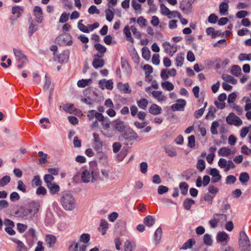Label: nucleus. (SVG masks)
Segmentation results:
<instances>
[{"label": "nucleus", "mask_w": 251, "mask_h": 251, "mask_svg": "<svg viewBox=\"0 0 251 251\" xmlns=\"http://www.w3.org/2000/svg\"><path fill=\"white\" fill-rule=\"evenodd\" d=\"M38 28V26L33 21H32L29 25L28 29V34L29 37L31 36L32 34L36 32Z\"/></svg>", "instance_id": "obj_26"}, {"label": "nucleus", "mask_w": 251, "mask_h": 251, "mask_svg": "<svg viewBox=\"0 0 251 251\" xmlns=\"http://www.w3.org/2000/svg\"><path fill=\"white\" fill-rule=\"evenodd\" d=\"M195 243V241L194 239H190L185 242L182 246L181 249L186 250L187 249H191L193 245Z\"/></svg>", "instance_id": "obj_45"}, {"label": "nucleus", "mask_w": 251, "mask_h": 251, "mask_svg": "<svg viewBox=\"0 0 251 251\" xmlns=\"http://www.w3.org/2000/svg\"><path fill=\"white\" fill-rule=\"evenodd\" d=\"M61 202L63 207L66 210H72L75 206V201L73 196L66 192L62 193Z\"/></svg>", "instance_id": "obj_1"}, {"label": "nucleus", "mask_w": 251, "mask_h": 251, "mask_svg": "<svg viewBox=\"0 0 251 251\" xmlns=\"http://www.w3.org/2000/svg\"><path fill=\"white\" fill-rule=\"evenodd\" d=\"M46 186L49 189L50 193L51 195L57 194L58 192H59L60 191L59 186L55 183H52L49 184H48V185Z\"/></svg>", "instance_id": "obj_19"}, {"label": "nucleus", "mask_w": 251, "mask_h": 251, "mask_svg": "<svg viewBox=\"0 0 251 251\" xmlns=\"http://www.w3.org/2000/svg\"><path fill=\"white\" fill-rule=\"evenodd\" d=\"M213 218L209 221V223L212 228L216 227L218 223L223 224L227 220V215L224 213H216L213 215Z\"/></svg>", "instance_id": "obj_2"}, {"label": "nucleus", "mask_w": 251, "mask_h": 251, "mask_svg": "<svg viewBox=\"0 0 251 251\" xmlns=\"http://www.w3.org/2000/svg\"><path fill=\"white\" fill-rule=\"evenodd\" d=\"M222 78L226 82H230L232 84H236L237 82L236 79H235L233 76L228 75L224 74L222 75Z\"/></svg>", "instance_id": "obj_36"}, {"label": "nucleus", "mask_w": 251, "mask_h": 251, "mask_svg": "<svg viewBox=\"0 0 251 251\" xmlns=\"http://www.w3.org/2000/svg\"><path fill=\"white\" fill-rule=\"evenodd\" d=\"M92 82L91 79H81L77 81V85L78 87L80 88H84L86 86L91 84Z\"/></svg>", "instance_id": "obj_35"}, {"label": "nucleus", "mask_w": 251, "mask_h": 251, "mask_svg": "<svg viewBox=\"0 0 251 251\" xmlns=\"http://www.w3.org/2000/svg\"><path fill=\"white\" fill-rule=\"evenodd\" d=\"M239 245L240 247H246L251 245L249 237L244 231H241L239 234Z\"/></svg>", "instance_id": "obj_5"}, {"label": "nucleus", "mask_w": 251, "mask_h": 251, "mask_svg": "<svg viewBox=\"0 0 251 251\" xmlns=\"http://www.w3.org/2000/svg\"><path fill=\"white\" fill-rule=\"evenodd\" d=\"M13 52L18 61H23V63H27L26 58L21 50L14 48L13 49Z\"/></svg>", "instance_id": "obj_15"}, {"label": "nucleus", "mask_w": 251, "mask_h": 251, "mask_svg": "<svg viewBox=\"0 0 251 251\" xmlns=\"http://www.w3.org/2000/svg\"><path fill=\"white\" fill-rule=\"evenodd\" d=\"M62 109L66 112L72 114L75 110V108L72 104H65L62 106Z\"/></svg>", "instance_id": "obj_40"}, {"label": "nucleus", "mask_w": 251, "mask_h": 251, "mask_svg": "<svg viewBox=\"0 0 251 251\" xmlns=\"http://www.w3.org/2000/svg\"><path fill=\"white\" fill-rule=\"evenodd\" d=\"M11 180V178L9 176H5L0 179V185L4 186L7 185Z\"/></svg>", "instance_id": "obj_54"}, {"label": "nucleus", "mask_w": 251, "mask_h": 251, "mask_svg": "<svg viewBox=\"0 0 251 251\" xmlns=\"http://www.w3.org/2000/svg\"><path fill=\"white\" fill-rule=\"evenodd\" d=\"M241 73V69L238 65H233L231 69V73L235 75L238 76Z\"/></svg>", "instance_id": "obj_48"}, {"label": "nucleus", "mask_w": 251, "mask_h": 251, "mask_svg": "<svg viewBox=\"0 0 251 251\" xmlns=\"http://www.w3.org/2000/svg\"><path fill=\"white\" fill-rule=\"evenodd\" d=\"M162 231L160 227H159L155 230L154 234V239L156 244L160 242L162 236Z\"/></svg>", "instance_id": "obj_33"}, {"label": "nucleus", "mask_w": 251, "mask_h": 251, "mask_svg": "<svg viewBox=\"0 0 251 251\" xmlns=\"http://www.w3.org/2000/svg\"><path fill=\"white\" fill-rule=\"evenodd\" d=\"M160 10L163 15L165 16H168L170 12V10L167 8L164 4H161L160 5Z\"/></svg>", "instance_id": "obj_63"}, {"label": "nucleus", "mask_w": 251, "mask_h": 251, "mask_svg": "<svg viewBox=\"0 0 251 251\" xmlns=\"http://www.w3.org/2000/svg\"><path fill=\"white\" fill-rule=\"evenodd\" d=\"M13 241L17 245V251H25V246L23 242L17 239H13Z\"/></svg>", "instance_id": "obj_50"}, {"label": "nucleus", "mask_w": 251, "mask_h": 251, "mask_svg": "<svg viewBox=\"0 0 251 251\" xmlns=\"http://www.w3.org/2000/svg\"><path fill=\"white\" fill-rule=\"evenodd\" d=\"M203 243L207 246H211L212 244V239L211 236L208 234H206L203 236Z\"/></svg>", "instance_id": "obj_52"}, {"label": "nucleus", "mask_w": 251, "mask_h": 251, "mask_svg": "<svg viewBox=\"0 0 251 251\" xmlns=\"http://www.w3.org/2000/svg\"><path fill=\"white\" fill-rule=\"evenodd\" d=\"M27 205L34 216L38 212L40 206L39 202L37 201H31Z\"/></svg>", "instance_id": "obj_16"}, {"label": "nucleus", "mask_w": 251, "mask_h": 251, "mask_svg": "<svg viewBox=\"0 0 251 251\" xmlns=\"http://www.w3.org/2000/svg\"><path fill=\"white\" fill-rule=\"evenodd\" d=\"M205 168V163L203 160L199 159L197 164V168L201 172L204 170Z\"/></svg>", "instance_id": "obj_58"}, {"label": "nucleus", "mask_w": 251, "mask_h": 251, "mask_svg": "<svg viewBox=\"0 0 251 251\" xmlns=\"http://www.w3.org/2000/svg\"><path fill=\"white\" fill-rule=\"evenodd\" d=\"M54 179V177L53 176L50 175V174H46L44 176V180L45 182L46 185H48V184H51L52 183H54L53 182V180Z\"/></svg>", "instance_id": "obj_49"}, {"label": "nucleus", "mask_w": 251, "mask_h": 251, "mask_svg": "<svg viewBox=\"0 0 251 251\" xmlns=\"http://www.w3.org/2000/svg\"><path fill=\"white\" fill-rule=\"evenodd\" d=\"M176 75V70L175 69H172L170 70L167 69H162L160 73L161 78L163 80H166L168 79L169 75L171 76H175Z\"/></svg>", "instance_id": "obj_11"}, {"label": "nucleus", "mask_w": 251, "mask_h": 251, "mask_svg": "<svg viewBox=\"0 0 251 251\" xmlns=\"http://www.w3.org/2000/svg\"><path fill=\"white\" fill-rule=\"evenodd\" d=\"M87 246L84 244L73 242L69 247V251H85Z\"/></svg>", "instance_id": "obj_10"}, {"label": "nucleus", "mask_w": 251, "mask_h": 251, "mask_svg": "<svg viewBox=\"0 0 251 251\" xmlns=\"http://www.w3.org/2000/svg\"><path fill=\"white\" fill-rule=\"evenodd\" d=\"M17 189L23 193H25L26 192V186L21 180H20L18 181Z\"/></svg>", "instance_id": "obj_60"}, {"label": "nucleus", "mask_w": 251, "mask_h": 251, "mask_svg": "<svg viewBox=\"0 0 251 251\" xmlns=\"http://www.w3.org/2000/svg\"><path fill=\"white\" fill-rule=\"evenodd\" d=\"M176 103L171 106L173 111H182L186 105V101L183 99H179L176 101Z\"/></svg>", "instance_id": "obj_13"}, {"label": "nucleus", "mask_w": 251, "mask_h": 251, "mask_svg": "<svg viewBox=\"0 0 251 251\" xmlns=\"http://www.w3.org/2000/svg\"><path fill=\"white\" fill-rule=\"evenodd\" d=\"M149 111L152 115H157L161 113L162 108L156 104H152L149 109Z\"/></svg>", "instance_id": "obj_20"}, {"label": "nucleus", "mask_w": 251, "mask_h": 251, "mask_svg": "<svg viewBox=\"0 0 251 251\" xmlns=\"http://www.w3.org/2000/svg\"><path fill=\"white\" fill-rule=\"evenodd\" d=\"M184 60V53L177 54L176 57V64L177 67H181L183 65Z\"/></svg>", "instance_id": "obj_31"}, {"label": "nucleus", "mask_w": 251, "mask_h": 251, "mask_svg": "<svg viewBox=\"0 0 251 251\" xmlns=\"http://www.w3.org/2000/svg\"><path fill=\"white\" fill-rule=\"evenodd\" d=\"M118 88L122 92L126 94H129L131 92V90L129 89V84L127 83L123 84L119 82L117 84Z\"/></svg>", "instance_id": "obj_21"}, {"label": "nucleus", "mask_w": 251, "mask_h": 251, "mask_svg": "<svg viewBox=\"0 0 251 251\" xmlns=\"http://www.w3.org/2000/svg\"><path fill=\"white\" fill-rule=\"evenodd\" d=\"M161 86L163 89L169 91H171L174 89V85L169 81L162 82Z\"/></svg>", "instance_id": "obj_41"}, {"label": "nucleus", "mask_w": 251, "mask_h": 251, "mask_svg": "<svg viewBox=\"0 0 251 251\" xmlns=\"http://www.w3.org/2000/svg\"><path fill=\"white\" fill-rule=\"evenodd\" d=\"M106 19L109 22H111L114 18V12L110 9L108 8L105 10Z\"/></svg>", "instance_id": "obj_47"}, {"label": "nucleus", "mask_w": 251, "mask_h": 251, "mask_svg": "<svg viewBox=\"0 0 251 251\" xmlns=\"http://www.w3.org/2000/svg\"><path fill=\"white\" fill-rule=\"evenodd\" d=\"M235 152L232 151L229 148L222 147L218 151V155L220 156L227 157L230 154H234Z\"/></svg>", "instance_id": "obj_17"}, {"label": "nucleus", "mask_w": 251, "mask_h": 251, "mask_svg": "<svg viewBox=\"0 0 251 251\" xmlns=\"http://www.w3.org/2000/svg\"><path fill=\"white\" fill-rule=\"evenodd\" d=\"M121 137L127 141H132L133 140L137 139L138 136L133 129L129 128L125 131L122 135Z\"/></svg>", "instance_id": "obj_8"}, {"label": "nucleus", "mask_w": 251, "mask_h": 251, "mask_svg": "<svg viewBox=\"0 0 251 251\" xmlns=\"http://www.w3.org/2000/svg\"><path fill=\"white\" fill-rule=\"evenodd\" d=\"M188 146L191 148H193L195 146V137L194 135H191L188 137Z\"/></svg>", "instance_id": "obj_61"}, {"label": "nucleus", "mask_w": 251, "mask_h": 251, "mask_svg": "<svg viewBox=\"0 0 251 251\" xmlns=\"http://www.w3.org/2000/svg\"><path fill=\"white\" fill-rule=\"evenodd\" d=\"M228 5L227 3L223 2L219 5V12L221 15H227L228 14Z\"/></svg>", "instance_id": "obj_24"}, {"label": "nucleus", "mask_w": 251, "mask_h": 251, "mask_svg": "<svg viewBox=\"0 0 251 251\" xmlns=\"http://www.w3.org/2000/svg\"><path fill=\"white\" fill-rule=\"evenodd\" d=\"M219 126V123L217 121L212 122L210 128V131L212 134L216 135L218 134L217 128Z\"/></svg>", "instance_id": "obj_51"}, {"label": "nucleus", "mask_w": 251, "mask_h": 251, "mask_svg": "<svg viewBox=\"0 0 251 251\" xmlns=\"http://www.w3.org/2000/svg\"><path fill=\"white\" fill-rule=\"evenodd\" d=\"M144 223L148 226H151L155 223V219L153 216L148 215L144 218Z\"/></svg>", "instance_id": "obj_32"}, {"label": "nucleus", "mask_w": 251, "mask_h": 251, "mask_svg": "<svg viewBox=\"0 0 251 251\" xmlns=\"http://www.w3.org/2000/svg\"><path fill=\"white\" fill-rule=\"evenodd\" d=\"M240 181L243 184L247 183L249 179V175L246 172L241 173L239 177Z\"/></svg>", "instance_id": "obj_38"}, {"label": "nucleus", "mask_w": 251, "mask_h": 251, "mask_svg": "<svg viewBox=\"0 0 251 251\" xmlns=\"http://www.w3.org/2000/svg\"><path fill=\"white\" fill-rule=\"evenodd\" d=\"M143 69L145 71L146 78H147V77H148L149 75H151V74L152 73L153 68L151 65H150L149 64H146V65H144Z\"/></svg>", "instance_id": "obj_53"}, {"label": "nucleus", "mask_w": 251, "mask_h": 251, "mask_svg": "<svg viewBox=\"0 0 251 251\" xmlns=\"http://www.w3.org/2000/svg\"><path fill=\"white\" fill-rule=\"evenodd\" d=\"M130 27H129L128 25H126L125 26L123 31L126 36V40L128 41L133 43L134 42V40L131 36V33L130 31Z\"/></svg>", "instance_id": "obj_27"}, {"label": "nucleus", "mask_w": 251, "mask_h": 251, "mask_svg": "<svg viewBox=\"0 0 251 251\" xmlns=\"http://www.w3.org/2000/svg\"><path fill=\"white\" fill-rule=\"evenodd\" d=\"M108 224L107 222L104 219H101L100 221L99 230L100 231L102 235H104L108 228Z\"/></svg>", "instance_id": "obj_23"}, {"label": "nucleus", "mask_w": 251, "mask_h": 251, "mask_svg": "<svg viewBox=\"0 0 251 251\" xmlns=\"http://www.w3.org/2000/svg\"><path fill=\"white\" fill-rule=\"evenodd\" d=\"M33 13L35 17L36 22L38 24H41L43 19V11L42 8L38 6H35L33 9Z\"/></svg>", "instance_id": "obj_12"}, {"label": "nucleus", "mask_w": 251, "mask_h": 251, "mask_svg": "<svg viewBox=\"0 0 251 251\" xmlns=\"http://www.w3.org/2000/svg\"><path fill=\"white\" fill-rule=\"evenodd\" d=\"M23 11L24 9L22 6H14L12 8V13L14 15L16 14L17 18L21 17Z\"/></svg>", "instance_id": "obj_29"}, {"label": "nucleus", "mask_w": 251, "mask_h": 251, "mask_svg": "<svg viewBox=\"0 0 251 251\" xmlns=\"http://www.w3.org/2000/svg\"><path fill=\"white\" fill-rule=\"evenodd\" d=\"M228 238V235L225 232H219L217 234V240L223 242Z\"/></svg>", "instance_id": "obj_42"}, {"label": "nucleus", "mask_w": 251, "mask_h": 251, "mask_svg": "<svg viewBox=\"0 0 251 251\" xmlns=\"http://www.w3.org/2000/svg\"><path fill=\"white\" fill-rule=\"evenodd\" d=\"M124 248L125 251H132L133 250V246L129 240H127L125 242Z\"/></svg>", "instance_id": "obj_64"}, {"label": "nucleus", "mask_w": 251, "mask_h": 251, "mask_svg": "<svg viewBox=\"0 0 251 251\" xmlns=\"http://www.w3.org/2000/svg\"><path fill=\"white\" fill-rule=\"evenodd\" d=\"M95 175H96V172L94 170L85 169L81 173V180L84 183H88L90 181L91 177L92 179H94Z\"/></svg>", "instance_id": "obj_4"}, {"label": "nucleus", "mask_w": 251, "mask_h": 251, "mask_svg": "<svg viewBox=\"0 0 251 251\" xmlns=\"http://www.w3.org/2000/svg\"><path fill=\"white\" fill-rule=\"evenodd\" d=\"M226 122L229 125L239 126L243 124L241 119L233 113H230L226 118Z\"/></svg>", "instance_id": "obj_3"}, {"label": "nucleus", "mask_w": 251, "mask_h": 251, "mask_svg": "<svg viewBox=\"0 0 251 251\" xmlns=\"http://www.w3.org/2000/svg\"><path fill=\"white\" fill-rule=\"evenodd\" d=\"M94 47L96 50L100 53V54H97L95 56L97 57H103L106 51V48L104 46L99 43L95 44Z\"/></svg>", "instance_id": "obj_18"}, {"label": "nucleus", "mask_w": 251, "mask_h": 251, "mask_svg": "<svg viewBox=\"0 0 251 251\" xmlns=\"http://www.w3.org/2000/svg\"><path fill=\"white\" fill-rule=\"evenodd\" d=\"M142 57L146 60H149L151 57V51L147 47L142 48Z\"/></svg>", "instance_id": "obj_46"}, {"label": "nucleus", "mask_w": 251, "mask_h": 251, "mask_svg": "<svg viewBox=\"0 0 251 251\" xmlns=\"http://www.w3.org/2000/svg\"><path fill=\"white\" fill-rule=\"evenodd\" d=\"M18 213L21 217L26 219L32 218L34 216L28 207L27 204L25 206H21L18 210Z\"/></svg>", "instance_id": "obj_6"}, {"label": "nucleus", "mask_w": 251, "mask_h": 251, "mask_svg": "<svg viewBox=\"0 0 251 251\" xmlns=\"http://www.w3.org/2000/svg\"><path fill=\"white\" fill-rule=\"evenodd\" d=\"M209 174L212 176L211 182L216 183L219 182L222 178L219 170L216 168H212L210 170Z\"/></svg>", "instance_id": "obj_14"}, {"label": "nucleus", "mask_w": 251, "mask_h": 251, "mask_svg": "<svg viewBox=\"0 0 251 251\" xmlns=\"http://www.w3.org/2000/svg\"><path fill=\"white\" fill-rule=\"evenodd\" d=\"M90 239V236L88 233L82 234L79 238V241L83 243H88Z\"/></svg>", "instance_id": "obj_57"}, {"label": "nucleus", "mask_w": 251, "mask_h": 251, "mask_svg": "<svg viewBox=\"0 0 251 251\" xmlns=\"http://www.w3.org/2000/svg\"><path fill=\"white\" fill-rule=\"evenodd\" d=\"M82 22V20H80L78 22V28L79 29L85 33H88L89 32V30L88 29V27L86 26H85L84 25L82 24L81 22Z\"/></svg>", "instance_id": "obj_56"}, {"label": "nucleus", "mask_w": 251, "mask_h": 251, "mask_svg": "<svg viewBox=\"0 0 251 251\" xmlns=\"http://www.w3.org/2000/svg\"><path fill=\"white\" fill-rule=\"evenodd\" d=\"M206 32L207 35H211L213 38H215L220 34L218 31L216 32L215 29L213 27H208L206 29Z\"/></svg>", "instance_id": "obj_43"}, {"label": "nucleus", "mask_w": 251, "mask_h": 251, "mask_svg": "<svg viewBox=\"0 0 251 251\" xmlns=\"http://www.w3.org/2000/svg\"><path fill=\"white\" fill-rule=\"evenodd\" d=\"M45 241L48 247L50 248L54 246L56 242V239L54 236L50 235L46 236Z\"/></svg>", "instance_id": "obj_28"}, {"label": "nucleus", "mask_w": 251, "mask_h": 251, "mask_svg": "<svg viewBox=\"0 0 251 251\" xmlns=\"http://www.w3.org/2000/svg\"><path fill=\"white\" fill-rule=\"evenodd\" d=\"M99 57L96 58V57L95 56V58L94 59V60L93 61V66L95 69H98L99 68H101L104 65V61L103 59H100L99 58Z\"/></svg>", "instance_id": "obj_30"}, {"label": "nucleus", "mask_w": 251, "mask_h": 251, "mask_svg": "<svg viewBox=\"0 0 251 251\" xmlns=\"http://www.w3.org/2000/svg\"><path fill=\"white\" fill-rule=\"evenodd\" d=\"M195 203V202L193 200L187 198L184 201L183 204L185 209L190 210L191 206L194 204Z\"/></svg>", "instance_id": "obj_37"}, {"label": "nucleus", "mask_w": 251, "mask_h": 251, "mask_svg": "<svg viewBox=\"0 0 251 251\" xmlns=\"http://www.w3.org/2000/svg\"><path fill=\"white\" fill-rule=\"evenodd\" d=\"M208 190L209 193L213 195L214 196H215L219 192V189L212 185H210L208 186Z\"/></svg>", "instance_id": "obj_59"}, {"label": "nucleus", "mask_w": 251, "mask_h": 251, "mask_svg": "<svg viewBox=\"0 0 251 251\" xmlns=\"http://www.w3.org/2000/svg\"><path fill=\"white\" fill-rule=\"evenodd\" d=\"M238 59L240 61H250L251 60V53H241L238 56Z\"/></svg>", "instance_id": "obj_55"}, {"label": "nucleus", "mask_w": 251, "mask_h": 251, "mask_svg": "<svg viewBox=\"0 0 251 251\" xmlns=\"http://www.w3.org/2000/svg\"><path fill=\"white\" fill-rule=\"evenodd\" d=\"M195 0H183L180 3V8L184 11L186 9L191 7L192 3Z\"/></svg>", "instance_id": "obj_25"}, {"label": "nucleus", "mask_w": 251, "mask_h": 251, "mask_svg": "<svg viewBox=\"0 0 251 251\" xmlns=\"http://www.w3.org/2000/svg\"><path fill=\"white\" fill-rule=\"evenodd\" d=\"M179 189L181 194L186 195L188 190V185L185 182H182L179 184Z\"/></svg>", "instance_id": "obj_44"}, {"label": "nucleus", "mask_w": 251, "mask_h": 251, "mask_svg": "<svg viewBox=\"0 0 251 251\" xmlns=\"http://www.w3.org/2000/svg\"><path fill=\"white\" fill-rule=\"evenodd\" d=\"M115 128L120 132H123L125 129L124 123L120 120H116L114 122Z\"/></svg>", "instance_id": "obj_34"}, {"label": "nucleus", "mask_w": 251, "mask_h": 251, "mask_svg": "<svg viewBox=\"0 0 251 251\" xmlns=\"http://www.w3.org/2000/svg\"><path fill=\"white\" fill-rule=\"evenodd\" d=\"M70 39V36L68 34L61 35L58 36L55 40L56 43L60 46L72 45L71 41H68Z\"/></svg>", "instance_id": "obj_7"}, {"label": "nucleus", "mask_w": 251, "mask_h": 251, "mask_svg": "<svg viewBox=\"0 0 251 251\" xmlns=\"http://www.w3.org/2000/svg\"><path fill=\"white\" fill-rule=\"evenodd\" d=\"M152 95L159 102L165 101L166 100V97L162 94L161 91H153Z\"/></svg>", "instance_id": "obj_22"}, {"label": "nucleus", "mask_w": 251, "mask_h": 251, "mask_svg": "<svg viewBox=\"0 0 251 251\" xmlns=\"http://www.w3.org/2000/svg\"><path fill=\"white\" fill-rule=\"evenodd\" d=\"M149 103L148 100L146 99H142L137 101L138 106L142 109L145 110Z\"/></svg>", "instance_id": "obj_39"}, {"label": "nucleus", "mask_w": 251, "mask_h": 251, "mask_svg": "<svg viewBox=\"0 0 251 251\" xmlns=\"http://www.w3.org/2000/svg\"><path fill=\"white\" fill-rule=\"evenodd\" d=\"M236 177L233 175H229L227 176L226 183L227 184H234L236 181Z\"/></svg>", "instance_id": "obj_62"}, {"label": "nucleus", "mask_w": 251, "mask_h": 251, "mask_svg": "<svg viewBox=\"0 0 251 251\" xmlns=\"http://www.w3.org/2000/svg\"><path fill=\"white\" fill-rule=\"evenodd\" d=\"M93 135L94 137L93 147L96 151L100 152L102 149L103 143L100 140L98 134L96 133H94L93 134Z\"/></svg>", "instance_id": "obj_9"}]
</instances>
